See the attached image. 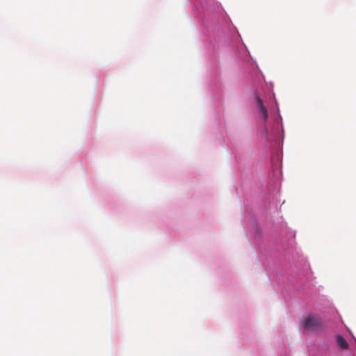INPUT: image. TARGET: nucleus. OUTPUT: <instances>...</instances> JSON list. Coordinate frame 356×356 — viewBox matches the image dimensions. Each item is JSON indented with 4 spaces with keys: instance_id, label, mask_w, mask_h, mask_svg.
<instances>
[{
    "instance_id": "1",
    "label": "nucleus",
    "mask_w": 356,
    "mask_h": 356,
    "mask_svg": "<svg viewBox=\"0 0 356 356\" xmlns=\"http://www.w3.org/2000/svg\"><path fill=\"white\" fill-rule=\"evenodd\" d=\"M304 327L309 331H318L323 327L321 319L314 315L309 314L304 322Z\"/></svg>"
},
{
    "instance_id": "2",
    "label": "nucleus",
    "mask_w": 356,
    "mask_h": 356,
    "mask_svg": "<svg viewBox=\"0 0 356 356\" xmlns=\"http://www.w3.org/2000/svg\"><path fill=\"white\" fill-rule=\"evenodd\" d=\"M255 101L257 104V108L262 115L264 120H267L268 118V110L266 106L264 105L263 100L259 96L256 95Z\"/></svg>"
},
{
    "instance_id": "3",
    "label": "nucleus",
    "mask_w": 356,
    "mask_h": 356,
    "mask_svg": "<svg viewBox=\"0 0 356 356\" xmlns=\"http://www.w3.org/2000/svg\"><path fill=\"white\" fill-rule=\"evenodd\" d=\"M336 340L337 343L340 348H341L342 350H346L348 348V343L341 335H337L336 337Z\"/></svg>"
}]
</instances>
